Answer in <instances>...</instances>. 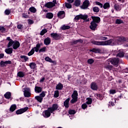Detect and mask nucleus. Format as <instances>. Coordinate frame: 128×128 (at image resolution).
<instances>
[{
    "instance_id": "473e14b6",
    "label": "nucleus",
    "mask_w": 128,
    "mask_h": 128,
    "mask_svg": "<svg viewBox=\"0 0 128 128\" xmlns=\"http://www.w3.org/2000/svg\"><path fill=\"white\" fill-rule=\"evenodd\" d=\"M44 60H46V62H52V64H54V61L52 60V58H50L48 56L44 58Z\"/></svg>"
},
{
    "instance_id": "f03ea898",
    "label": "nucleus",
    "mask_w": 128,
    "mask_h": 128,
    "mask_svg": "<svg viewBox=\"0 0 128 128\" xmlns=\"http://www.w3.org/2000/svg\"><path fill=\"white\" fill-rule=\"evenodd\" d=\"M12 46H13L14 50H18L20 46V44L18 41L14 42L13 40H11L10 42H9L8 45V48H10Z\"/></svg>"
},
{
    "instance_id": "423d86ee",
    "label": "nucleus",
    "mask_w": 128,
    "mask_h": 128,
    "mask_svg": "<svg viewBox=\"0 0 128 128\" xmlns=\"http://www.w3.org/2000/svg\"><path fill=\"white\" fill-rule=\"evenodd\" d=\"M110 62L108 60L106 61L105 63L104 64V67L108 70H112V66L110 65Z\"/></svg>"
},
{
    "instance_id": "69168bd1",
    "label": "nucleus",
    "mask_w": 128,
    "mask_h": 128,
    "mask_svg": "<svg viewBox=\"0 0 128 128\" xmlns=\"http://www.w3.org/2000/svg\"><path fill=\"white\" fill-rule=\"evenodd\" d=\"M5 64H12V61L10 60H6L5 61Z\"/></svg>"
},
{
    "instance_id": "bb28decb",
    "label": "nucleus",
    "mask_w": 128,
    "mask_h": 128,
    "mask_svg": "<svg viewBox=\"0 0 128 128\" xmlns=\"http://www.w3.org/2000/svg\"><path fill=\"white\" fill-rule=\"evenodd\" d=\"M110 8V3L108 2H106L104 5H103V8L104 10H108Z\"/></svg>"
},
{
    "instance_id": "4be33fe9",
    "label": "nucleus",
    "mask_w": 128,
    "mask_h": 128,
    "mask_svg": "<svg viewBox=\"0 0 128 128\" xmlns=\"http://www.w3.org/2000/svg\"><path fill=\"white\" fill-rule=\"evenodd\" d=\"M112 40H110L105 42L103 41V46H110L112 44Z\"/></svg>"
},
{
    "instance_id": "de8ad7c7",
    "label": "nucleus",
    "mask_w": 128,
    "mask_h": 128,
    "mask_svg": "<svg viewBox=\"0 0 128 128\" xmlns=\"http://www.w3.org/2000/svg\"><path fill=\"white\" fill-rule=\"evenodd\" d=\"M46 47H44L42 48H41L40 50H39V52H46Z\"/></svg>"
},
{
    "instance_id": "9b49d317",
    "label": "nucleus",
    "mask_w": 128,
    "mask_h": 128,
    "mask_svg": "<svg viewBox=\"0 0 128 128\" xmlns=\"http://www.w3.org/2000/svg\"><path fill=\"white\" fill-rule=\"evenodd\" d=\"M51 38H52L54 40H60V34L56 33H52L50 34Z\"/></svg>"
},
{
    "instance_id": "dca6fc26",
    "label": "nucleus",
    "mask_w": 128,
    "mask_h": 128,
    "mask_svg": "<svg viewBox=\"0 0 128 128\" xmlns=\"http://www.w3.org/2000/svg\"><path fill=\"white\" fill-rule=\"evenodd\" d=\"M92 22H94L95 23L98 24L100 22V17H96V16H92Z\"/></svg>"
},
{
    "instance_id": "680f3d73",
    "label": "nucleus",
    "mask_w": 128,
    "mask_h": 128,
    "mask_svg": "<svg viewBox=\"0 0 128 128\" xmlns=\"http://www.w3.org/2000/svg\"><path fill=\"white\" fill-rule=\"evenodd\" d=\"M82 107L83 110H86V108H88V105H86V104H82Z\"/></svg>"
},
{
    "instance_id": "774afa93",
    "label": "nucleus",
    "mask_w": 128,
    "mask_h": 128,
    "mask_svg": "<svg viewBox=\"0 0 128 128\" xmlns=\"http://www.w3.org/2000/svg\"><path fill=\"white\" fill-rule=\"evenodd\" d=\"M100 94H96V98H98V100H102L100 99Z\"/></svg>"
},
{
    "instance_id": "aec40b11",
    "label": "nucleus",
    "mask_w": 128,
    "mask_h": 128,
    "mask_svg": "<svg viewBox=\"0 0 128 128\" xmlns=\"http://www.w3.org/2000/svg\"><path fill=\"white\" fill-rule=\"evenodd\" d=\"M64 88V85L60 82H59L56 86V90H62Z\"/></svg>"
},
{
    "instance_id": "2eb2a0df",
    "label": "nucleus",
    "mask_w": 128,
    "mask_h": 128,
    "mask_svg": "<svg viewBox=\"0 0 128 128\" xmlns=\"http://www.w3.org/2000/svg\"><path fill=\"white\" fill-rule=\"evenodd\" d=\"M70 98H68L64 102V106L66 108H70Z\"/></svg>"
},
{
    "instance_id": "0e129e2a",
    "label": "nucleus",
    "mask_w": 128,
    "mask_h": 128,
    "mask_svg": "<svg viewBox=\"0 0 128 128\" xmlns=\"http://www.w3.org/2000/svg\"><path fill=\"white\" fill-rule=\"evenodd\" d=\"M112 100H113V101L111 102V104H112V106H114V102H116V99L113 98V99H112Z\"/></svg>"
},
{
    "instance_id": "2f4dec72",
    "label": "nucleus",
    "mask_w": 128,
    "mask_h": 128,
    "mask_svg": "<svg viewBox=\"0 0 128 128\" xmlns=\"http://www.w3.org/2000/svg\"><path fill=\"white\" fill-rule=\"evenodd\" d=\"M16 104H13L11 106L10 110V112H14L16 110Z\"/></svg>"
},
{
    "instance_id": "8fccbe9b",
    "label": "nucleus",
    "mask_w": 128,
    "mask_h": 128,
    "mask_svg": "<svg viewBox=\"0 0 128 128\" xmlns=\"http://www.w3.org/2000/svg\"><path fill=\"white\" fill-rule=\"evenodd\" d=\"M72 3H66L65 6L67 8H72Z\"/></svg>"
},
{
    "instance_id": "603ef678",
    "label": "nucleus",
    "mask_w": 128,
    "mask_h": 128,
    "mask_svg": "<svg viewBox=\"0 0 128 128\" xmlns=\"http://www.w3.org/2000/svg\"><path fill=\"white\" fill-rule=\"evenodd\" d=\"M88 64H94V60H93L92 58H90V59H88Z\"/></svg>"
},
{
    "instance_id": "338daca9",
    "label": "nucleus",
    "mask_w": 128,
    "mask_h": 128,
    "mask_svg": "<svg viewBox=\"0 0 128 128\" xmlns=\"http://www.w3.org/2000/svg\"><path fill=\"white\" fill-rule=\"evenodd\" d=\"M44 80H46V78L44 77L40 79V82H44Z\"/></svg>"
},
{
    "instance_id": "3c124183",
    "label": "nucleus",
    "mask_w": 128,
    "mask_h": 128,
    "mask_svg": "<svg viewBox=\"0 0 128 128\" xmlns=\"http://www.w3.org/2000/svg\"><path fill=\"white\" fill-rule=\"evenodd\" d=\"M46 32H48V30H46V29H44L41 31L40 34V36H44V34H46Z\"/></svg>"
},
{
    "instance_id": "4468645a",
    "label": "nucleus",
    "mask_w": 128,
    "mask_h": 128,
    "mask_svg": "<svg viewBox=\"0 0 128 128\" xmlns=\"http://www.w3.org/2000/svg\"><path fill=\"white\" fill-rule=\"evenodd\" d=\"M91 44H95L96 46H103V41H94L92 40Z\"/></svg>"
},
{
    "instance_id": "cd10ccee",
    "label": "nucleus",
    "mask_w": 128,
    "mask_h": 128,
    "mask_svg": "<svg viewBox=\"0 0 128 128\" xmlns=\"http://www.w3.org/2000/svg\"><path fill=\"white\" fill-rule=\"evenodd\" d=\"M30 66L32 70H34V68H36V64L34 62H31L30 64Z\"/></svg>"
},
{
    "instance_id": "393cba45",
    "label": "nucleus",
    "mask_w": 128,
    "mask_h": 128,
    "mask_svg": "<svg viewBox=\"0 0 128 128\" xmlns=\"http://www.w3.org/2000/svg\"><path fill=\"white\" fill-rule=\"evenodd\" d=\"M12 48H8L5 49V52H6V54H12Z\"/></svg>"
},
{
    "instance_id": "37998d69",
    "label": "nucleus",
    "mask_w": 128,
    "mask_h": 128,
    "mask_svg": "<svg viewBox=\"0 0 128 128\" xmlns=\"http://www.w3.org/2000/svg\"><path fill=\"white\" fill-rule=\"evenodd\" d=\"M46 92L43 91L42 92V93L40 94L39 96L40 97H41L44 100V96H46Z\"/></svg>"
},
{
    "instance_id": "6e6552de",
    "label": "nucleus",
    "mask_w": 128,
    "mask_h": 128,
    "mask_svg": "<svg viewBox=\"0 0 128 128\" xmlns=\"http://www.w3.org/2000/svg\"><path fill=\"white\" fill-rule=\"evenodd\" d=\"M56 0H54L53 2H48L46 4L45 6L46 8H54V6H56Z\"/></svg>"
},
{
    "instance_id": "0eeeda50",
    "label": "nucleus",
    "mask_w": 128,
    "mask_h": 128,
    "mask_svg": "<svg viewBox=\"0 0 128 128\" xmlns=\"http://www.w3.org/2000/svg\"><path fill=\"white\" fill-rule=\"evenodd\" d=\"M24 96L25 98H30V88H24Z\"/></svg>"
},
{
    "instance_id": "b1692460",
    "label": "nucleus",
    "mask_w": 128,
    "mask_h": 128,
    "mask_svg": "<svg viewBox=\"0 0 128 128\" xmlns=\"http://www.w3.org/2000/svg\"><path fill=\"white\" fill-rule=\"evenodd\" d=\"M90 52H95L96 54H100L101 50L100 48H93L90 50Z\"/></svg>"
},
{
    "instance_id": "f704fd0d",
    "label": "nucleus",
    "mask_w": 128,
    "mask_h": 128,
    "mask_svg": "<svg viewBox=\"0 0 128 128\" xmlns=\"http://www.w3.org/2000/svg\"><path fill=\"white\" fill-rule=\"evenodd\" d=\"M20 58L22 60H23L24 62H28V58L26 56H21Z\"/></svg>"
},
{
    "instance_id": "e2e57ef3",
    "label": "nucleus",
    "mask_w": 128,
    "mask_h": 128,
    "mask_svg": "<svg viewBox=\"0 0 128 128\" xmlns=\"http://www.w3.org/2000/svg\"><path fill=\"white\" fill-rule=\"evenodd\" d=\"M78 42H82V40H78L74 42V44H78Z\"/></svg>"
},
{
    "instance_id": "39448f33",
    "label": "nucleus",
    "mask_w": 128,
    "mask_h": 128,
    "mask_svg": "<svg viewBox=\"0 0 128 128\" xmlns=\"http://www.w3.org/2000/svg\"><path fill=\"white\" fill-rule=\"evenodd\" d=\"M116 44H122L124 42H126L124 37H118L115 39Z\"/></svg>"
},
{
    "instance_id": "49530a36",
    "label": "nucleus",
    "mask_w": 128,
    "mask_h": 128,
    "mask_svg": "<svg viewBox=\"0 0 128 128\" xmlns=\"http://www.w3.org/2000/svg\"><path fill=\"white\" fill-rule=\"evenodd\" d=\"M122 22H124V21H122V20L120 19H117L116 20V24H122Z\"/></svg>"
},
{
    "instance_id": "412c9836",
    "label": "nucleus",
    "mask_w": 128,
    "mask_h": 128,
    "mask_svg": "<svg viewBox=\"0 0 128 128\" xmlns=\"http://www.w3.org/2000/svg\"><path fill=\"white\" fill-rule=\"evenodd\" d=\"M117 56H119V58H123V56H124V52L122 50H119V52Z\"/></svg>"
},
{
    "instance_id": "79ce46f5",
    "label": "nucleus",
    "mask_w": 128,
    "mask_h": 128,
    "mask_svg": "<svg viewBox=\"0 0 128 128\" xmlns=\"http://www.w3.org/2000/svg\"><path fill=\"white\" fill-rule=\"evenodd\" d=\"M87 101L86 103L87 104H92V98H87Z\"/></svg>"
},
{
    "instance_id": "f3484780",
    "label": "nucleus",
    "mask_w": 128,
    "mask_h": 128,
    "mask_svg": "<svg viewBox=\"0 0 128 128\" xmlns=\"http://www.w3.org/2000/svg\"><path fill=\"white\" fill-rule=\"evenodd\" d=\"M90 86H91L92 90H98V85L96 84V83L94 82L91 83Z\"/></svg>"
},
{
    "instance_id": "6e6d98bb",
    "label": "nucleus",
    "mask_w": 128,
    "mask_h": 128,
    "mask_svg": "<svg viewBox=\"0 0 128 128\" xmlns=\"http://www.w3.org/2000/svg\"><path fill=\"white\" fill-rule=\"evenodd\" d=\"M114 9L116 10H120V5L115 4L114 6Z\"/></svg>"
},
{
    "instance_id": "9d476101",
    "label": "nucleus",
    "mask_w": 128,
    "mask_h": 128,
    "mask_svg": "<svg viewBox=\"0 0 128 128\" xmlns=\"http://www.w3.org/2000/svg\"><path fill=\"white\" fill-rule=\"evenodd\" d=\"M119 62L120 60L117 58H113L110 60V62L112 64H114V66H118Z\"/></svg>"
},
{
    "instance_id": "c9c22d12",
    "label": "nucleus",
    "mask_w": 128,
    "mask_h": 128,
    "mask_svg": "<svg viewBox=\"0 0 128 128\" xmlns=\"http://www.w3.org/2000/svg\"><path fill=\"white\" fill-rule=\"evenodd\" d=\"M70 26H68L63 25L61 27V30H70Z\"/></svg>"
},
{
    "instance_id": "09e8293b",
    "label": "nucleus",
    "mask_w": 128,
    "mask_h": 128,
    "mask_svg": "<svg viewBox=\"0 0 128 128\" xmlns=\"http://www.w3.org/2000/svg\"><path fill=\"white\" fill-rule=\"evenodd\" d=\"M11 11L9 9H6L4 11V14H6V16H8L9 14H10Z\"/></svg>"
},
{
    "instance_id": "6ab92c4d",
    "label": "nucleus",
    "mask_w": 128,
    "mask_h": 128,
    "mask_svg": "<svg viewBox=\"0 0 128 128\" xmlns=\"http://www.w3.org/2000/svg\"><path fill=\"white\" fill-rule=\"evenodd\" d=\"M50 38L48 37L44 40V44L46 46H48V44H50Z\"/></svg>"
},
{
    "instance_id": "c756f323",
    "label": "nucleus",
    "mask_w": 128,
    "mask_h": 128,
    "mask_svg": "<svg viewBox=\"0 0 128 128\" xmlns=\"http://www.w3.org/2000/svg\"><path fill=\"white\" fill-rule=\"evenodd\" d=\"M29 10L30 12H32L33 14H36V8L34 6L30 8Z\"/></svg>"
},
{
    "instance_id": "c03bdc74",
    "label": "nucleus",
    "mask_w": 128,
    "mask_h": 128,
    "mask_svg": "<svg viewBox=\"0 0 128 128\" xmlns=\"http://www.w3.org/2000/svg\"><path fill=\"white\" fill-rule=\"evenodd\" d=\"M98 40H108V38L100 36L99 38H98Z\"/></svg>"
},
{
    "instance_id": "1a4fd4ad",
    "label": "nucleus",
    "mask_w": 128,
    "mask_h": 128,
    "mask_svg": "<svg viewBox=\"0 0 128 128\" xmlns=\"http://www.w3.org/2000/svg\"><path fill=\"white\" fill-rule=\"evenodd\" d=\"M28 110V107H25L24 108H21L20 110H18L16 111V114H24V112H26V110Z\"/></svg>"
},
{
    "instance_id": "a18cd8bd",
    "label": "nucleus",
    "mask_w": 128,
    "mask_h": 128,
    "mask_svg": "<svg viewBox=\"0 0 128 128\" xmlns=\"http://www.w3.org/2000/svg\"><path fill=\"white\" fill-rule=\"evenodd\" d=\"M59 96H60V92L58 90L54 91V98H58Z\"/></svg>"
},
{
    "instance_id": "13d9d810",
    "label": "nucleus",
    "mask_w": 128,
    "mask_h": 128,
    "mask_svg": "<svg viewBox=\"0 0 128 128\" xmlns=\"http://www.w3.org/2000/svg\"><path fill=\"white\" fill-rule=\"evenodd\" d=\"M22 16L24 18H28V14L26 13H23L22 14Z\"/></svg>"
},
{
    "instance_id": "a878e982",
    "label": "nucleus",
    "mask_w": 128,
    "mask_h": 128,
    "mask_svg": "<svg viewBox=\"0 0 128 128\" xmlns=\"http://www.w3.org/2000/svg\"><path fill=\"white\" fill-rule=\"evenodd\" d=\"M78 91L74 90L72 95V98L78 99Z\"/></svg>"
},
{
    "instance_id": "7c9ffc66",
    "label": "nucleus",
    "mask_w": 128,
    "mask_h": 128,
    "mask_svg": "<svg viewBox=\"0 0 128 128\" xmlns=\"http://www.w3.org/2000/svg\"><path fill=\"white\" fill-rule=\"evenodd\" d=\"M17 76L19 78H24V73L22 72H18Z\"/></svg>"
},
{
    "instance_id": "f8f14e48",
    "label": "nucleus",
    "mask_w": 128,
    "mask_h": 128,
    "mask_svg": "<svg viewBox=\"0 0 128 128\" xmlns=\"http://www.w3.org/2000/svg\"><path fill=\"white\" fill-rule=\"evenodd\" d=\"M58 16L59 18H64L66 16V13L64 12V11H60L58 13Z\"/></svg>"
},
{
    "instance_id": "7ed1b4c3",
    "label": "nucleus",
    "mask_w": 128,
    "mask_h": 128,
    "mask_svg": "<svg viewBox=\"0 0 128 128\" xmlns=\"http://www.w3.org/2000/svg\"><path fill=\"white\" fill-rule=\"evenodd\" d=\"M88 14L84 15L82 14H80L75 16L74 18V20L76 22H78V20H86L88 19Z\"/></svg>"
},
{
    "instance_id": "a19ab883",
    "label": "nucleus",
    "mask_w": 128,
    "mask_h": 128,
    "mask_svg": "<svg viewBox=\"0 0 128 128\" xmlns=\"http://www.w3.org/2000/svg\"><path fill=\"white\" fill-rule=\"evenodd\" d=\"M76 113V111L74 110H70L68 111L69 114H75Z\"/></svg>"
},
{
    "instance_id": "ea45409f",
    "label": "nucleus",
    "mask_w": 128,
    "mask_h": 128,
    "mask_svg": "<svg viewBox=\"0 0 128 128\" xmlns=\"http://www.w3.org/2000/svg\"><path fill=\"white\" fill-rule=\"evenodd\" d=\"M40 48V44H36V47L34 48L35 49V52H38Z\"/></svg>"
},
{
    "instance_id": "a211bd4d",
    "label": "nucleus",
    "mask_w": 128,
    "mask_h": 128,
    "mask_svg": "<svg viewBox=\"0 0 128 128\" xmlns=\"http://www.w3.org/2000/svg\"><path fill=\"white\" fill-rule=\"evenodd\" d=\"M42 87L36 86L34 88V91L36 94H40V92H42Z\"/></svg>"
},
{
    "instance_id": "58836bf2",
    "label": "nucleus",
    "mask_w": 128,
    "mask_h": 128,
    "mask_svg": "<svg viewBox=\"0 0 128 128\" xmlns=\"http://www.w3.org/2000/svg\"><path fill=\"white\" fill-rule=\"evenodd\" d=\"M34 50H36L34 48H32V50L28 54V56H32V54H34Z\"/></svg>"
},
{
    "instance_id": "bf43d9fd",
    "label": "nucleus",
    "mask_w": 128,
    "mask_h": 128,
    "mask_svg": "<svg viewBox=\"0 0 128 128\" xmlns=\"http://www.w3.org/2000/svg\"><path fill=\"white\" fill-rule=\"evenodd\" d=\"M110 92L111 94H114L116 92V90H110Z\"/></svg>"
},
{
    "instance_id": "ddd939ff",
    "label": "nucleus",
    "mask_w": 128,
    "mask_h": 128,
    "mask_svg": "<svg viewBox=\"0 0 128 128\" xmlns=\"http://www.w3.org/2000/svg\"><path fill=\"white\" fill-rule=\"evenodd\" d=\"M90 24L91 25L90 26V30H94L96 28V26H98V24L93 21L91 22Z\"/></svg>"
},
{
    "instance_id": "20e7f679",
    "label": "nucleus",
    "mask_w": 128,
    "mask_h": 128,
    "mask_svg": "<svg viewBox=\"0 0 128 128\" xmlns=\"http://www.w3.org/2000/svg\"><path fill=\"white\" fill-rule=\"evenodd\" d=\"M90 0H85L83 2L82 4L80 6V8H82V10H86V8H88V6H90Z\"/></svg>"
},
{
    "instance_id": "e433bc0d",
    "label": "nucleus",
    "mask_w": 128,
    "mask_h": 128,
    "mask_svg": "<svg viewBox=\"0 0 128 128\" xmlns=\"http://www.w3.org/2000/svg\"><path fill=\"white\" fill-rule=\"evenodd\" d=\"M35 99L38 100L39 102H42V98L40 97L39 96H35Z\"/></svg>"
},
{
    "instance_id": "f257e3e1",
    "label": "nucleus",
    "mask_w": 128,
    "mask_h": 128,
    "mask_svg": "<svg viewBox=\"0 0 128 128\" xmlns=\"http://www.w3.org/2000/svg\"><path fill=\"white\" fill-rule=\"evenodd\" d=\"M58 108V104H54L52 107L48 108L47 110H44L43 112V116L44 118H50L51 114H52L55 110H57Z\"/></svg>"
},
{
    "instance_id": "c85d7f7f",
    "label": "nucleus",
    "mask_w": 128,
    "mask_h": 128,
    "mask_svg": "<svg viewBox=\"0 0 128 128\" xmlns=\"http://www.w3.org/2000/svg\"><path fill=\"white\" fill-rule=\"evenodd\" d=\"M81 2L80 0H76L74 2V6H80Z\"/></svg>"
},
{
    "instance_id": "4d7b16f0",
    "label": "nucleus",
    "mask_w": 128,
    "mask_h": 128,
    "mask_svg": "<svg viewBox=\"0 0 128 128\" xmlns=\"http://www.w3.org/2000/svg\"><path fill=\"white\" fill-rule=\"evenodd\" d=\"M0 64L1 66H6V61L5 62L1 61L0 62Z\"/></svg>"
},
{
    "instance_id": "5fc2aeb1",
    "label": "nucleus",
    "mask_w": 128,
    "mask_h": 128,
    "mask_svg": "<svg viewBox=\"0 0 128 128\" xmlns=\"http://www.w3.org/2000/svg\"><path fill=\"white\" fill-rule=\"evenodd\" d=\"M96 4V6H100V8H103L104 5L98 2H95Z\"/></svg>"
},
{
    "instance_id": "5701e85b",
    "label": "nucleus",
    "mask_w": 128,
    "mask_h": 128,
    "mask_svg": "<svg viewBox=\"0 0 128 128\" xmlns=\"http://www.w3.org/2000/svg\"><path fill=\"white\" fill-rule=\"evenodd\" d=\"M46 18L50 20L54 18V14L52 12H48L46 14Z\"/></svg>"
},
{
    "instance_id": "052dcab7",
    "label": "nucleus",
    "mask_w": 128,
    "mask_h": 128,
    "mask_svg": "<svg viewBox=\"0 0 128 128\" xmlns=\"http://www.w3.org/2000/svg\"><path fill=\"white\" fill-rule=\"evenodd\" d=\"M78 101V99L76 98H72V99L71 100L72 104H74V102H76Z\"/></svg>"
},
{
    "instance_id": "4c0bfd02",
    "label": "nucleus",
    "mask_w": 128,
    "mask_h": 128,
    "mask_svg": "<svg viewBox=\"0 0 128 128\" xmlns=\"http://www.w3.org/2000/svg\"><path fill=\"white\" fill-rule=\"evenodd\" d=\"M92 10L94 12H100V8L98 6L93 7Z\"/></svg>"
},
{
    "instance_id": "72a5a7b5",
    "label": "nucleus",
    "mask_w": 128,
    "mask_h": 128,
    "mask_svg": "<svg viewBox=\"0 0 128 128\" xmlns=\"http://www.w3.org/2000/svg\"><path fill=\"white\" fill-rule=\"evenodd\" d=\"M6 98H10V96H12V94L10 92H7L4 95Z\"/></svg>"
},
{
    "instance_id": "864d4df0",
    "label": "nucleus",
    "mask_w": 128,
    "mask_h": 128,
    "mask_svg": "<svg viewBox=\"0 0 128 128\" xmlns=\"http://www.w3.org/2000/svg\"><path fill=\"white\" fill-rule=\"evenodd\" d=\"M0 32H6V30L4 26L0 27Z\"/></svg>"
}]
</instances>
